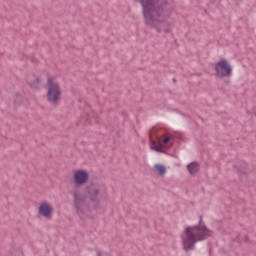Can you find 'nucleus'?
I'll list each match as a JSON object with an SVG mask.
<instances>
[{
	"mask_svg": "<svg viewBox=\"0 0 256 256\" xmlns=\"http://www.w3.org/2000/svg\"><path fill=\"white\" fill-rule=\"evenodd\" d=\"M207 237H211V230L203 224V217H200L198 225L186 227L181 235L184 251H193L195 244L199 241H205Z\"/></svg>",
	"mask_w": 256,
	"mask_h": 256,
	"instance_id": "obj_1",
	"label": "nucleus"
},
{
	"mask_svg": "<svg viewBox=\"0 0 256 256\" xmlns=\"http://www.w3.org/2000/svg\"><path fill=\"white\" fill-rule=\"evenodd\" d=\"M71 195H73L74 199V207L79 215V217H82L83 213H85V210L89 209L87 204H85V197L79 193V190L75 189L71 192Z\"/></svg>",
	"mask_w": 256,
	"mask_h": 256,
	"instance_id": "obj_2",
	"label": "nucleus"
},
{
	"mask_svg": "<svg viewBox=\"0 0 256 256\" xmlns=\"http://www.w3.org/2000/svg\"><path fill=\"white\" fill-rule=\"evenodd\" d=\"M157 0H142L141 3L144 7V15L146 19H152L155 21V17H159V12L153 9V3Z\"/></svg>",
	"mask_w": 256,
	"mask_h": 256,
	"instance_id": "obj_3",
	"label": "nucleus"
},
{
	"mask_svg": "<svg viewBox=\"0 0 256 256\" xmlns=\"http://www.w3.org/2000/svg\"><path fill=\"white\" fill-rule=\"evenodd\" d=\"M216 75L218 77H229L231 75V65L227 60L222 59L215 65Z\"/></svg>",
	"mask_w": 256,
	"mask_h": 256,
	"instance_id": "obj_4",
	"label": "nucleus"
},
{
	"mask_svg": "<svg viewBox=\"0 0 256 256\" xmlns=\"http://www.w3.org/2000/svg\"><path fill=\"white\" fill-rule=\"evenodd\" d=\"M89 181V173L87 170H77L74 172L75 185H85Z\"/></svg>",
	"mask_w": 256,
	"mask_h": 256,
	"instance_id": "obj_5",
	"label": "nucleus"
},
{
	"mask_svg": "<svg viewBox=\"0 0 256 256\" xmlns=\"http://www.w3.org/2000/svg\"><path fill=\"white\" fill-rule=\"evenodd\" d=\"M48 84L50 85V89L48 91L49 101H57V99H59V95H61L59 86L53 84V78L48 79Z\"/></svg>",
	"mask_w": 256,
	"mask_h": 256,
	"instance_id": "obj_6",
	"label": "nucleus"
},
{
	"mask_svg": "<svg viewBox=\"0 0 256 256\" xmlns=\"http://www.w3.org/2000/svg\"><path fill=\"white\" fill-rule=\"evenodd\" d=\"M88 195L93 203V209L99 207V187L92 185L88 187Z\"/></svg>",
	"mask_w": 256,
	"mask_h": 256,
	"instance_id": "obj_7",
	"label": "nucleus"
},
{
	"mask_svg": "<svg viewBox=\"0 0 256 256\" xmlns=\"http://www.w3.org/2000/svg\"><path fill=\"white\" fill-rule=\"evenodd\" d=\"M38 213L39 215H41V217L49 219V217H51V214L53 213V206H51V203L47 201L42 202L38 208Z\"/></svg>",
	"mask_w": 256,
	"mask_h": 256,
	"instance_id": "obj_8",
	"label": "nucleus"
},
{
	"mask_svg": "<svg viewBox=\"0 0 256 256\" xmlns=\"http://www.w3.org/2000/svg\"><path fill=\"white\" fill-rule=\"evenodd\" d=\"M247 164L245 162H241L240 164V168L238 169V175L240 178V181H242V183H245V181H247Z\"/></svg>",
	"mask_w": 256,
	"mask_h": 256,
	"instance_id": "obj_9",
	"label": "nucleus"
},
{
	"mask_svg": "<svg viewBox=\"0 0 256 256\" xmlns=\"http://www.w3.org/2000/svg\"><path fill=\"white\" fill-rule=\"evenodd\" d=\"M199 163L197 162H191L190 164L187 165V169L190 173V175H196V173H199Z\"/></svg>",
	"mask_w": 256,
	"mask_h": 256,
	"instance_id": "obj_10",
	"label": "nucleus"
},
{
	"mask_svg": "<svg viewBox=\"0 0 256 256\" xmlns=\"http://www.w3.org/2000/svg\"><path fill=\"white\" fill-rule=\"evenodd\" d=\"M171 141H173V135L171 134H164L159 139V143H161L162 145H169Z\"/></svg>",
	"mask_w": 256,
	"mask_h": 256,
	"instance_id": "obj_11",
	"label": "nucleus"
},
{
	"mask_svg": "<svg viewBox=\"0 0 256 256\" xmlns=\"http://www.w3.org/2000/svg\"><path fill=\"white\" fill-rule=\"evenodd\" d=\"M154 169L155 171H157L158 175H165V173H167V168H165L163 165L161 164H156L154 165Z\"/></svg>",
	"mask_w": 256,
	"mask_h": 256,
	"instance_id": "obj_12",
	"label": "nucleus"
},
{
	"mask_svg": "<svg viewBox=\"0 0 256 256\" xmlns=\"http://www.w3.org/2000/svg\"><path fill=\"white\" fill-rule=\"evenodd\" d=\"M151 149L154 151H158V153H163V144L159 142V144L153 142L151 145Z\"/></svg>",
	"mask_w": 256,
	"mask_h": 256,
	"instance_id": "obj_13",
	"label": "nucleus"
},
{
	"mask_svg": "<svg viewBox=\"0 0 256 256\" xmlns=\"http://www.w3.org/2000/svg\"><path fill=\"white\" fill-rule=\"evenodd\" d=\"M97 256H109L108 254H105V253H103V252H97Z\"/></svg>",
	"mask_w": 256,
	"mask_h": 256,
	"instance_id": "obj_14",
	"label": "nucleus"
},
{
	"mask_svg": "<svg viewBox=\"0 0 256 256\" xmlns=\"http://www.w3.org/2000/svg\"><path fill=\"white\" fill-rule=\"evenodd\" d=\"M244 241H245L246 243H249V237H248V236H245V237H244Z\"/></svg>",
	"mask_w": 256,
	"mask_h": 256,
	"instance_id": "obj_15",
	"label": "nucleus"
}]
</instances>
